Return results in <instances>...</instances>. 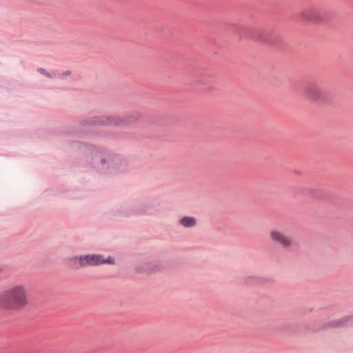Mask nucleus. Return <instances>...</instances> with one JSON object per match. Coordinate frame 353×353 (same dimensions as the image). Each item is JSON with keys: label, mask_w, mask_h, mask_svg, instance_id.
<instances>
[{"label": "nucleus", "mask_w": 353, "mask_h": 353, "mask_svg": "<svg viewBox=\"0 0 353 353\" xmlns=\"http://www.w3.org/2000/svg\"><path fill=\"white\" fill-rule=\"evenodd\" d=\"M294 172L295 174H301V171H299V170H294Z\"/></svg>", "instance_id": "20"}, {"label": "nucleus", "mask_w": 353, "mask_h": 353, "mask_svg": "<svg viewBox=\"0 0 353 353\" xmlns=\"http://www.w3.org/2000/svg\"><path fill=\"white\" fill-rule=\"evenodd\" d=\"M28 304V289L24 284L14 285L0 293V307L19 310Z\"/></svg>", "instance_id": "3"}, {"label": "nucleus", "mask_w": 353, "mask_h": 353, "mask_svg": "<svg viewBox=\"0 0 353 353\" xmlns=\"http://www.w3.org/2000/svg\"><path fill=\"white\" fill-rule=\"evenodd\" d=\"M68 145L72 150L79 152L82 154L85 161L87 160L94 145L80 141H72L68 142Z\"/></svg>", "instance_id": "12"}, {"label": "nucleus", "mask_w": 353, "mask_h": 353, "mask_svg": "<svg viewBox=\"0 0 353 353\" xmlns=\"http://www.w3.org/2000/svg\"><path fill=\"white\" fill-rule=\"evenodd\" d=\"M156 202V198H148L131 205H122L119 208V213L127 217L148 214H150V211L154 207Z\"/></svg>", "instance_id": "6"}, {"label": "nucleus", "mask_w": 353, "mask_h": 353, "mask_svg": "<svg viewBox=\"0 0 353 353\" xmlns=\"http://www.w3.org/2000/svg\"><path fill=\"white\" fill-rule=\"evenodd\" d=\"M141 114L138 112L134 111L126 114L123 117V125H130L137 123L141 119Z\"/></svg>", "instance_id": "13"}, {"label": "nucleus", "mask_w": 353, "mask_h": 353, "mask_svg": "<svg viewBox=\"0 0 353 353\" xmlns=\"http://www.w3.org/2000/svg\"><path fill=\"white\" fill-rule=\"evenodd\" d=\"M130 162V157L95 145L85 161L90 168L105 175L125 172L129 168Z\"/></svg>", "instance_id": "1"}, {"label": "nucleus", "mask_w": 353, "mask_h": 353, "mask_svg": "<svg viewBox=\"0 0 353 353\" xmlns=\"http://www.w3.org/2000/svg\"><path fill=\"white\" fill-rule=\"evenodd\" d=\"M179 224L184 228H193L197 224L196 219L193 216H184L179 220Z\"/></svg>", "instance_id": "15"}, {"label": "nucleus", "mask_w": 353, "mask_h": 353, "mask_svg": "<svg viewBox=\"0 0 353 353\" xmlns=\"http://www.w3.org/2000/svg\"><path fill=\"white\" fill-rule=\"evenodd\" d=\"M305 97L312 101H327L325 94L320 88L318 83L313 80L307 81L303 88Z\"/></svg>", "instance_id": "8"}, {"label": "nucleus", "mask_w": 353, "mask_h": 353, "mask_svg": "<svg viewBox=\"0 0 353 353\" xmlns=\"http://www.w3.org/2000/svg\"><path fill=\"white\" fill-rule=\"evenodd\" d=\"M264 282V279L260 276L250 275L243 279V283L249 287H253Z\"/></svg>", "instance_id": "14"}, {"label": "nucleus", "mask_w": 353, "mask_h": 353, "mask_svg": "<svg viewBox=\"0 0 353 353\" xmlns=\"http://www.w3.org/2000/svg\"><path fill=\"white\" fill-rule=\"evenodd\" d=\"M72 72L71 70H65V71H63V72H60L58 70V79L62 80V81H65L68 79V78L69 77H70L72 75Z\"/></svg>", "instance_id": "17"}, {"label": "nucleus", "mask_w": 353, "mask_h": 353, "mask_svg": "<svg viewBox=\"0 0 353 353\" xmlns=\"http://www.w3.org/2000/svg\"><path fill=\"white\" fill-rule=\"evenodd\" d=\"M270 237L274 243L281 245L285 250L290 249L294 243L291 235L281 230H272L270 232Z\"/></svg>", "instance_id": "11"}, {"label": "nucleus", "mask_w": 353, "mask_h": 353, "mask_svg": "<svg viewBox=\"0 0 353 353\" xmlns=\"http://www.w3.org/2000/svg\"><path fill=\"white\" fill-rule=\"evenodd\" d=\"M46 77L50 79H54L58 77V70L47 71Z\"/></svg>", "instance_id": "18"}, {"label": "nucleus", "mask_w": 353, "mask_h": 353, "mask_svg": "<svg viewBox=\"0 0 353 353\" xmlns=\"http://www.w3.org/2000/svg\"><path fill=\"white\" fill-rule=\"evenodd\" d=\"M123 117L114 115H96L83 118L80 120L79 128L70 127L63 132L66 134L76 135L79 137H106L109 139H128L130 134L125 132H110L102 130L99 132H90L87 128L92 126H123Z\"/></svg>", "instance_id": "2"}, {"label": "nucleus", "mask_w": 353, "mask_h": 353, "mask_svg": "<svg viewBox=\"0 0 353 353\" xmlns=\"http://www.w3.org/2000/svg\"><path fill=\"white\" fill-rule=\"evenodd\" d=\"M37 71L40 73L41 74L43 75L46 77V72H47V70H46L45 68H38L37 69Z\"/></svg>", "instance_id": "19"}, {"label": "nucleus", "mask_w": 353, "mask_h": 353, "mask_svg": "<svg viewBox=\"0 0 353 353\" xmlns=\"http://www.w3.org/2000/svg\"><path fill=\"white\" fill-rule=\"evenodd\" d=\"M281 331L293 332H295V327L292 323H286L281 325Z\"/></svg>", "instance_id": "16"}, {"label": "nucleus", "mask_w": 353, "mask_h": 353, "mask_svg": "<svg viewBox=\"0 0 353 353\" xmlns=\"http://www.w3.org/2000/svg\"><path fill=\"white\" fill-rule=\"evenodd\" d=\"M353 326V314L345 316L340 319H334L328 321L320 327H311L309 329L316 332L321 330L329 328H345Z\"/></svg>", "instance_id": "9"}, {"label": "nucleus", "mask_w": 353, "mask_h": 353, "mask_svg": "<svg viewBox=\"0 0 353 353\" xmlns=\"http://www.w3.org/2000/svg\"><path fill=\"white\" fill-rule=\"evenodd\" d=\"M163 270L164 264L161 261H143L135 267V270L138 273L146 274L161 272Z\"/></svg>", "instance_id": "10"}, {"label": "nucleus", "mask_w": 353, "mask_h": 353, "mask_svg": "<svg viewBox=\"0 0 353 353\" xmlns=\"http://www.w3.org/2000/svg\"><path fill=\"white\" fill-rule=\"evenodd\" d=\"M233 31L240 39L250 37L256 41L274 47L280 46L282 43L281 37L276 32L250 28L241 25H235L233 27Z\"/></svg>", "instance_id": "4"}, {"label": "nucleus", "mask_w": 353, "mask_h": 353, "mask_svg": "<svg viewBox=\"0 0 353 353\" xmlns=\"http://www.w3.org/2000/svg\"><path fill=\"white\" fill-rule=\"evenodd\" d=\"M327 11L319 6H312L306 8L301 13V17L303 20L309 21L313 23H327Z\"/></svg>", "instance_id": "7"}, {"label": "nucleus", "mask_w": 353, "mask_h": 353, "mask_svg": "<svg viewBox=\"0 0 353 353\" xmlns=\"http://www.w3.org/2000/svg\"><path fill=\"white\" fill-rule=\"evenodd\" d=\"M104 264L114 265V258L111 256L105 258L101 254H88L74 256L68 259V265L74 270Z\"/></svg>", "instance_id": "5"}]
</instances>
